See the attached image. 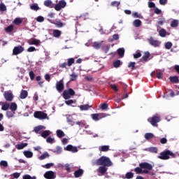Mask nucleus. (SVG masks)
<instances>
[{"label":"nucleus","instance_id":"39","mask_svg":"<svg viewBox=\"0 0 179 179\" xmlns=\"http://www.w3.org/2000/svg\"><path fill=\"white\" fill-rule=\"evenodd\" d=\"M159 34L160 37H166V36L167 34V31H166V29H162L159 31Z\"/></svg>","mask_w":179,"mask_h":179},{"label":"nucleus","instance_id":"51","mask_svg":"<svg viewBox=\"0 0 179 179\" xmlns=\"http://www.w3.org/2000/svg\"><path fill=\"white\" fill-rule=\"evenodd\" d=\"M120 3H121L120 1H112L110 5H111V6L118 8L120 6Z\"/></svg>","mask_w":179,"mask_h":179},{"label":"nucleus","instance_id":"38","mask_svg":"<svg viewBox=\"0 0 179 179\" xmlns=\"http://www.w3.org/2000/svg\"><path fill=\"white\" fill-rule=\"evenodd\" d=\"M51 132L48 130H45L41 133L42 138H47V136H49L50 135Z\"/></svg>","mask_w":179,"mask_h":179},{"label":"nucleus","instance_id":"15","mask_svg":"<svg viewBox=\"0 0 179 179\" xmlns=\"http://www.w3.org/2000/svg\"><path fill=\"white\" fill-rule=\"evenodd\" d=\"M65 150H67V152H72V153H76L78 152V148L73 147L72 145H68Z\"/></svg>","mask_w":179,"mask_h":179},{"label":"nucleus","instance_id":"7","mask_svg":"<svg viewBox=\"0 0 179 179\" xmlns=\"http://www.w3.org/2000/svg\"><path fill=\"white\" fill-rule=\"evenodd\" d=\"M50 23H52V24H55L58 29H62V27H64L66 26V23L62 22L59 19H56L55 21L49 20Z\"/></svg>","mask_w":179,"mask_h":179},{"label":"nucleus","instance_id":"6","mask_svg":"<svg viewBox=\"0 0 179 179\" xmlns=\"http://www.w3.org/2000/svg\"><path fill=\"white\" fill-rule=\"evenodd\" d=\"M34 116L35 118H38V120H46V118H48L47 113H45L43 111L34 112Z\"/></svg>","mask_w":179,"mask_h":179},{"label":"nucleus","instance_id":"35","mask_svg":"<svg viewBox=\"0 0 179 179\" xmlns=\"http://www.w3.org/2000/svg\"><path fill=\"white\" fill-rule=\"evenodd\" d=\"M155 137V135L152 133H146L144 136V138L147 140L149 141L150 139H152V138Z\"/></svg>","mask_w":179,"mask_h":179},{"label":"nucleus","instance_id":"10","mask_svg":"<svg viewBox=\"0 0 179 179\" xmlns=\"http://www.w3.org/2000/svg\"><path fill=\"white\" fill-rule=\"evenodd\" d=\"M65 6H66V2L65 1H59L58 3L55 4V9L57 12H59V10L65 8Z\"/></svg>","mask_w":179,"mask_h":179},{"label":"nucleus","instance_id":"34","mask_svg":"<svg viewBox=\"0 0 179 179\" xmlns=\"http://www.w3.org/2000/svg\"><path fill=\"white\" fill-rule=\"evenodd\" d=\"M117 54L120 58H122L124 57V54H125V50L124 48H119L117 50Z\"/></svg>","mask_w":179,"mask_h":179},{"label":"nucleus","instance_id":"50","mask_svg":"<svg viewBox=\"0 0 179 179\" xmlns=\"http://www.w3.org/2000/svg\"><path fill=\"white\" fill-rule=\"evenodd\" d=\"M40 44V40L34 39L31 43V45H38Z\"/></svg>","mask_w":179,"mask_h":179},{"label":"nucleus","instance_id":"2","mask_svg":"<svg viewBox=\"0 0 179 179\" xmlns=\"http://www.w3.org/2000/svg\"><path fill=\"white\" fill-rule=\"evenodd\" d=\"M146 169L147 170H152L153 166L148 162H142L139 164V167L131 169V171H135L136 174H142V170Z\"/></svg>","mask_w":179,"mask_h":179},{"label":"nucleus","instance_id":"37","mask_svg":"<svg viewBox=\"0 0 179 179\" xmlns=\"http://www.w3.org/2000/svg\"><path fill=\"white\" fill-rule=\"evenodd\" d=\"M135 65H136L135 62H130L128 64V68H131L132 71H135V69H136Z\"/></svg>","mask_w":179,"mask_h":179},{"label":"nucleus","instance_id":"23","mask_svg":"<svg viewBox=\"0 0 179 179\" xmlns=\"http://www.w3.org/2000/svg\"><path fill=\"white\" fill-rule=\"evenodd\" d=\"M122 178L123 179H131V178H134V173L132 172H127L126 173L125 176H122Z\"/></svg>","mask_w":179,"mask_h":179},{"label":"nucleus","instance_id":"14","mask_svg":"<svg viewBox=\"0 0 179 179\" xmlns=\"http://www.w3.org/2000/svg\"><path fill=\"white\" fill-rule=\"evenodd\" d=\"M148 41L152 47H159L160 45V42L157 40H155L153 38H150Z\"/></svg>","mask_w":179,"mask_h":179},{"label":"nucleus","instance_id":"57","mask_svg":"<svg viewBox=\"0 0 179 179\" xmlns=\"http://www.w3.org/2000/svg\"><path fill=\"white\" fill-rule=\"evenodd\" d=\"M0 166L1 167H8V162L3 160L1 161Z\"/></svg>","mask_w":179,"mask_h":179},{"label":"nucleus","instance_id":"64","mask_svg":"<svg viewBox=\"0 0 179 179\" xmlns=\"http://www.w3.org/2000/svg\"><path fill=\"white\" fill-rule=\"evenodd\" d=\"M160 143H162V145H165V143H167V138H161Z\"/></svg>","mask_w":179,"mask_h":179},{"label":"nucleus","instance_id":"46","mask_svg":"<svg viewBox=\"0 0 179 179\" xmlns=\"http://www.w3.org/2000/svg\"><path fill=\"white\" fill-rule=\"evenodd\" d=\"M73 64H75V59L70 58L67 59V66H72Z\"/></svg>","mask_w":179,"mask_h":179},{"label":"nucleus","instance_id":"58","mask_svg":"<svg viewBox=\"0 0 179 179\" xmlns=\"http://www.w3.org/2000/svg\"><path fill=\"white\" fill-rule=\"evenodd\" d=\"M5 10H6V6L3 3H0V11L5 12Z\"/></svg>","mask_w":179,"mask_h":179},{"label":"nucleus","instance_id":"19","mask_svg":"<svg viewBox=\"0 0 179 179\" xmlns=\"http://www.w3.org/2000/svg\"><path fill=\"white\" fill-rule=\"evenodd\" d=\"M82 176H83V169H79L74 172V177H76V178H79V177Z\"/></svg>","mask_w":179,"mask_h":179},{"label":"nucleus","instance_id":"27","mask_svg":"<svg viewBox=\"0 0 179 179\" xmlns=\"http://www.w3.org/2000/svg\"><path fill=\"white\" fill-rule=\"evenodd\" d=\"M30 9H31V10H35L36 12H37V10H40V7L38 6V4L34 3L30 6Z\"/></svg>","mask_w":179,"mask_h":179},{"label":"nucleus","instance_id":"22","mask_svg":"<svg viewBox=\"0 0 179 179\" xmlns=\"http://www.w3.org/2000/svg\"><path fill=\"white\" fill-rule=\"evenodd\" d=\"M169 80L171 83H179L178 76H170Z\"/></svg>","mask_w":179,"mask_h":179},{"label":"nucleus","instance_id":"5","mask_svg":"<svg viewBox=\"0 0 179 179\" xmlns=\"http://www.w3.org/2000/svg\"><path fill=\"white\" fill-rule=\"evenodd\" d=\"M148 122H150V124H151V125H152V127H157L158 122H160V121H162V120L160 119L159 116L157 115H153L152 117H150L148 119Z\"/></svg>","mask_w":179,"mask_h":179},{"label":"nucleus","instance_id":"43","mask_svg":"<svg viewBox=\"0 0 179 179\" xmlns=\"http://www.w3.org/2000/svg\"><path fill=\"white\" fill-rule=\"evenodd\" d=\"M5 30L6 33H12V31H13V24L9 25L5 29Z\"/></svg>","mask_w":179,"mask_h":179},{"label":"nucleus","instance_id":"63","mask_svg":"<svg viewBox=\"0 0 179 179\" xmlns=\"http://www.w3.org/2000/svg\"><path fill=\"white\" fill-rule=\"evenodd\" d=\"M157 79H162L163 78V73L160 72V71L157 72Z\"/></svg>","mask_w":179,"mask_h":179},{"label":"nucleus","instance_id":"53","mask_svg":"<svg viewBox=\"0 0 179 179\" xmlns=\"http://www.w3.org/2000/svg\"><path fill=\"white\" fill-rule=\"evenodd\" d=\"M55 153H57V155H60V153H62V148L59 146L56 147Z\"/></svg>","mask_w":179,"mask_h":179},{"label":"nucleus","instance_id":"56","mask_svg":"<svg viewBox=\"0 0 179 179\" xmlns=\"http://www.w3.org/2000/svg\"><path fill=\"white\" fill-rule=\"evenodd\" d=\"M29 78L31 80H34V78H36V74H34V72L33 71H29Z\"/></svg>","mask_w":179,"mask_h":179},{"label":"nucleus","instance_id":"11","mask_svg":"<svg viewBox=\"0 0 179 179\" xmlns=\"http://www.w3.org/2000/svg\"><path fill=\"white\" fill-rule=\"evenodd\" d=\"M3 97L6 101H12L13 100V94L10 91H6L3 94Z\"/></svg>","mask_w":179,"mask_h":179},{"label":"nucleus","instance_id":"8","mask_svg":"<svg viewBox=\"0 0 179 179\" xmlns=\"http://www.w3.org/2000/svg\"><path fill=\"white\" fill-rule=\"evenodd\" d=\"M56 90L59 92V93H62L64 92V90L65 89V86L64 85V80H60L59 81H57L56 83Z\"/></svg>","mask_w":179,"mask_h":179},{"label":"nucleus","instance_id":"16","mask_svg":"<svg viewBox=\"0 0 179 179\" xmlns=\"http://www.w3.org/2000/svg\"><path fill=\"white\" fill-rule=\"evenodd\" d=\"M104 117H106V115L104 113H96L92 115V120H94V121H99L101 118H104Z\"/></svg>","mask_w":179,"mask_h":179},{"label":"nucleus","instance_id":"20","mask_svg":"<svg viewBox=\"0 0 179 179\" xmlns=\"http://www.w3.org/2000/svg\"><path fill=\"white\" fill-rule=\"evenodd\" d=\"M99 152H108L110 150V145H101L99 147Z\"/></svg>","mask_w":179,"mask_h":179},{"label":"nucleus","instance_id":"3","mask_svg":"<svg viewBox=\"0 0 179 179\" xmlns=\"http://www.w3.org/2000/svg\"><path fill=\"white\" fill-rule=\"evenodd\" d=\"M172 157V159L176 158V154L171 152L170 150H165L163 152H160L159 155L157 157L158 159H160L161 160H169Z\"/></svg>","mask_w":179,"mask_h":179},{"label":"nucleus","instance_id":"55","mask_svg":"<svg viewBox=\"0 0 179 179\" xmlns=\"http://www.w3.org/2000/svg\"><path fill=\"white\" fill-rule=\"evenodd\" d=\"M173 47V43L171 42H167L165 44V48L166 50H170Z\"/></svg>","mask_w":179,"mask_h":179},{"label":"nucleus","instance_id":"9","mask_svg":"<svg viewBox=\"0 0 179 179\" xmlns=\"http://www.w3.org/2000/svg\"><path fill=\"white\" fill-rule=\"evenodd\" d=\"M23 51H24V48L22 45L15 46L13 50V55H19V54H22Z\"/></svg>","mask_w":179,"mask_h":179},{"label":"nucleus","instance_id":"61","mask_svg":"<svg viewBox=\"0 0 179 179\" xmlns=\"http://www.w3.org/2000/svg\"><path fill=\"white\" fill-rule=\"evenodd\" d=\"M46 142L48 143H54V138H52L50 136H49V137L47 138Z\"/></svg>","mask_w":179,"mask_h":179},{"label":"nucleus","instance_id":"32","mask_svg":"<svg viewBox=\"0 0 179 179\" xmlns=\"http://www.w3.org/2000/svg\"><path fill=\"white\" fill-rule=\"evenodd\" d=\"M122 65V62L120 60H116L113 62L114 68H120Z\"/></svg>","mask_w":179,"mask_h":179},{"label":"nucleus","instance_id":"26","mask_svg":"<svg viewBox=\"0 0 179 179\" xmlns=\"http://www.w3.org/2000/svg\"><path fill=\"white\" fill-rule=\"evenodd\" d=\"M150 57V52H145L144 55L142 57V59L144 62H148V59H149Z\"/></svg>","mask_w":179,"mask_h":179},{"label":"nucleus","instance_id":"59","mask_svg":"<svg viewBox=\"0 0 179 179\" xmlns=\"http://www.w3.org/2000/svg\"><path fill=\"white\" fill-rule=\"evenodd\" d=\"M101 108V110H107V108H108V103H102Z\"/></svg>","mask_w":179,"mask_h":179},{"label":"nucleus","instance_id":"40","mask_svg":"<svg viewBox=\"0 0 179 179\" xmlns=\"http://www.w3.org/2000/svg\"><path fill=\"white\" fill-rule=\"evenodd\" d=\"M44 128H45V127L44 126H41V125L36 127H34V132H36V134H38V132H40V131H41L42 129H44Z\"/></svg>","mask_w":179,"mask_h":179},{"label":"nucleus","instance_id":"60","mask_svg":"<svg viewBox=\"0 0 179 179\" xmlns=\"http://www.w3.org/2000/svg\"><path fill=\"white\" fill-rule=\"evenodd\" d=\"M76 125H79V127H85L86 125V122L85 121H80V122H76Z\"/></svg>","mask_w":179,"mask_h":179},{"label":"nucleus","instance_id":"30","mask_svg":"<svg viewBox=\"0 0 179 179\" xmlns=\"http://www.w3.org/2000/svg\"><path fill=\"white\" fill-rule=\"evenodd\" d=\"M10 110L13 112L16 111V110H17V104L15 102H12L10 105Z\"/></svg>","mask_w":179,"mask_h":179},{"label":"nucleus","instance_id":"62","mask_svg":"<svg viewBox=\"0 0 179 179\" xmlns=\"http://www.w3.org/2000/svg\"><path fill=\"white\" fill-rule=\"evenodd\" d=\"M37 22H39V23H41L44 21V17L43 16H38L36 18Z\"/></svg>","mask_w":179,"mask_h":179},{"label":"nucleus","instance_id":"31","mask_svg":"<svg viewBox=\"0 0 179 179\" xmlns=\"http://www.w3.org/2000/svg\"><path fill=\"white\" fill-rule=\"evenodd\" d=\"M90 106H89V104H85V105H81L79 106L80 110H81V111H86V110H89V108H90Z\"/></svg>","mask_w":179,"mask_h":179},{"label":"nucleus","instance_id":"45","mask_svg":"<svg viewBox=\"0 0 179 179\" xmlns=\"http://www.w3.org/2000/svg\"><path fill=\"white\" fill-rule=\"evenodd\" d=\"M178 27V20H173L171 23V27Z\"/></svg>","mask_w":179,"mask_h":179},{"label":"nucleus","instance_id":"52","mask_svg":"<svg viewBox=\"0 0 179 179\" xmlns=\"http://www.w3.org/2000/svg\"><path fill=\"white\" fill-rule=\"evenodd\" d=\"M142 57V53L141 52L137 51L135 54H134V58L136 59L138 58H141Z\"/></svg>","mask_w":179,"mask_h":179},{"label":"nucleus","instance_id":"18","mask_svg":"<svg viewBox=\"0 0 179 179\" xmlns=\"http://www.w3.org/2000/svg\"><path fill=\"white\" fill-rule=\"evenodd\" d=\"M52 34L53 37H55V38H59V37H61V34H62V31L59 29H54Z\"/></svg>","mask_w":179,"mask_h":179},{"label":"nucleus","instance_id":"17","mask_svg":"<svg viewBox=\"0 0 179 179\" xmlns=\"http://www.w3.org/2000/svg\"><path fill=\"white\" fill-rule=\"evenodd\" d=\"M43 5H45L47 8H50L55 7L51 0H45L43 3Z\"/></svg>","mask_w":179,"mask_h":179},{"label":"nucleus","instance_id":"47","mask_svg":"<svg viewBox=\"0 0 179 179\" xmlns=\"http://www.w3.org/2000/svg\"><path fill=\"white\" fill-rule=\"evenodd\" d=\"M14 115H15V112H13V111H7L6 112V117H8V118H12V117H14Z\"/></svg>","mask_w":179,"mask_h":179},{"label":"nucleus","instance_id":"4","mask_svg":"<svg viewBox=\"0 0 179 179\" xmlns=\"http://www.w3.org/2000/svg\"><path fill=\"white\" fill-rule=\"evenodd\" d=\"M75 90L72 88H69V90H66L63 92L62 96L64 100H68L71 99V96H75Z\"/></svg>","mask_w":179,"mask_h":179},{"label":"nucleus","instance_id":"54","mask_svg":"<svg viewBox=\"0 0 179 179\" xmlns=\"http://www.w3.org/2000/svg\"><path fill=\"white\" fill-rule=\"evenodd\" d=\"M53 163H48L46 164L45 165H43L42 167H43L44 169H51V167H53Z\"/></svg>","mask_w":179,"mask_h":179},{"label":"nucleus","instance_id":"12","mask_svg":"<svg viewBox=\"0 0 179 179\" xmlns=\"http://www.w3.org/2000/svg\"><path fill=\"white\" fill-rule=\"evenodd\" d=\"M43 177L46 179H55L57 176H55V173L52 171H49L44 173Z\"/></svg>","mask_w":179,"mask_h":179},{"label":"nucleus","instance_id":"29","mask_svg":"<svg viewBox=\"0 0 179 179\" xmlns=\"http://www.w3.org/2000/svg\"><path fill=\"white\" fill-rule=\"evenodd\" d=\"M133 26H134V27H141L142 26V21H141V20H135L133 22Z\"/></svg>","mask_w":179,"mask_h":179},{"label":"nucleus","instance_id":"44","mask_svg":"<svg viewBox=\"0 0 179 179\" xmlns=\"http://www.w3.org/2000/svg\"><path fill=\"white\" fill-rule=\"evenodd\" d=\"M92 47L95 48V50H99V48L101 47V44L99 42H94Z\"/></svg>","mask_w":179,"mask_h":179},{"label":"nucleus","instance_id":"24","mask_svg":"<svg viewBox=\"0 0 179 179\" xmlns=\"http://www.w3.org/2000/svg\"><path fill=\"white\" fill-rule=\"evenodd\" d=\"M27 96H29V92H27V91L26 90H22L20 95V98L22 99H24L27 97Z\"/></svg>","mask_w":179,"mask_h":179},{"label":"nucleus","instance_id":"21","mask_svg":"<svg viewBox=\"0 0 179 179\" xmlns=\"http://www.w3.org/2000/svg\"><path fill=\"white\" fill-rule=\"evenodd\" d=\"M27 145H29L27 143H22L21 144L16 145L15 148L17 150H22V149H24Z\"/></svg>","mask_w":179,"mask_h":179},{"label":"nucleus","instance_id":"42","mask_svg":"<svg viewBox=\"0 0 179 179\" xmlns=\"http://www.w3.org/2000/svg\"><path fill=\"white\" fill-rule=\"evenodd\" d=\"M77 78H78V75H76L75 72L72 73V74L70 75L71 82H73V80H76Z\"/></svg>","mask_w":179,"mask_h":179},{"label":"nucleus","instance_id":"1","mask_svg":"<svg viewBox=\"0 0 179 179\" xmlns=\"http://www.w3.org/2000/svg\"><path fill=\"white\" fill-rule=\"evenodd\" d=\"M96 166H104L106 167H110V166H113V162L109 157L102 156L96 160Z\"/></svg>","mask_w":179,"mask_h":179},{"label":"nucleus","instance_id":"33","mask_svg":"<svg viewBox=\"0 0 179 179\" xmlns=\"http://www.w3.org/2000/svg\"><path fill=\"white\" fill-rule=\"evenodd\" d=\"M56 134L57 138H64L65 136V133L62 130H57Z\"/></svg>","mask_w":179,"mask_h":179},{"label":"nucleus","instance_id":"49","mask_svg":"<svg viewBox=\"0 0 179 179\" xmlns=\"http://www.w3.org/2000/svg\"><path fill=\"white\" fill-rule=\"evenodd\" d=\"M10 105L9 103H4L2 107H1V110H3V111H7V110L9 109Z\"/></svg>","mask_w":179,"mask_h":179},{"label":"nucleus","instance_id":"36","mask_svg":"<svg viewBox=\"0 0 179 179\" xmlns=\"http://www.w3.org/2000/svg\"><path fill=\"white\" fill-rule=\"evenodd\" d=\"M23 153L25 157H27V159L33 157V152H31V151H24Z\"/></svg>","mask_w":179,"mask_h":179},{"label":"nucleus","instance_id":"13","mask_svg":"<svg viewBox=\"0 0 179 179\" xmlns=\"http://www.w3.org/2000/svg\"><path fill=\"white\" fill-rule=\"evenodd\" d=\"M107 167L108 166L101 165V166L98 168V173H99V174H101L102 176H104L105 173H107V171L108 170V168Z\"/></svg>","mask_w":179,"mask_h":179},{"label":"nucleus","instance_id":"41","mask_svg":"<svg viewBox=\"0 0 179 179\" xmlns=\"http://www.w3.org/2000/svg\"><path fill=\"white\" fill-rule=\"evenodd\" d=\"M47 157H50V154L45 152L42 155L39 157V160H44V159H47Z\"/></svg>","mask_w":179,"mask_h":179},{"label":"nucleus","instance_id":"48","mask_svg":"<svg viewBox=\"0 0 179 179\" xmlns=\"http://www.w3.org/2000/svg\"><path fill=\"white\" fill-rule=\"evenodd\" d=\"M149 152H150V153H157V152H159V149L156 147H150L149 148Z\"/></svg>","mask_w":179,"mask_h":179},{"label":"nucleus","instance_id":"28","mask_svg":"<svg viewBox=\"0 0 179 179\" xmlns=\"http://www.w3.org/2000/svg\"><path fill=\"white\" fill-rule=\"evenodd\" d=\"M14 24H16V26H19L23 23V19L20 17H16L13 21Z\"/></svg>","mask_w":179,"mask_h":179},{"label":"nucleus","instance_id":"25","mask_svg":"<svg viewBox=\"0 0 179 179\" xmlns=\"http://www.w3.org/2000/svg\"><path fill=\"white\" fill-rule=\"evenodd\" d=\"M66 120L69 125H71V127H73V125H75V122H73V117L72 116L68 115Z\"/></svg>","mask_w":179,"mask_h":179}]
</instances>
